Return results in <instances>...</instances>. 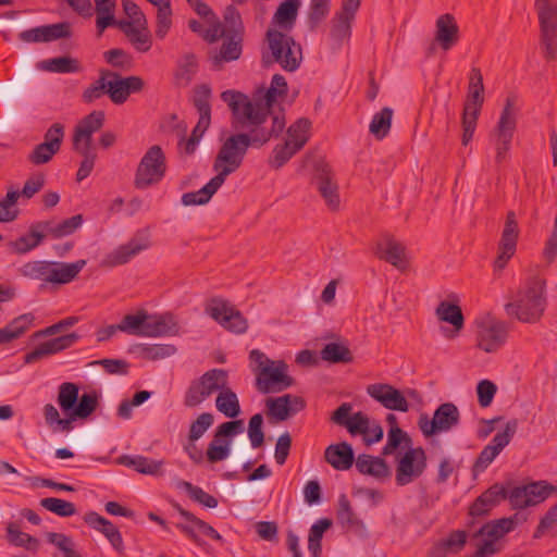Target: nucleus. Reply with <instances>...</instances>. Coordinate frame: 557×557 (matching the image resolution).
Here are the masks:
<instances>
[{
    "mask_svg": "<svg viewBox=\"0 0 557 557\" xmlns=\"http://www.w3.org/2000/svg\"><path fill=\"white\" fill-rule=\"evenodd\" d=\"M367 393L386 409L401 412L409 410V404L404 394L389 384H371L367 387Z\"/></svg>",
    "mask_w": 557,
    "mask_h": 557,
    "instance_id": "obj_21",
    "label": "nucleus"
},
{
    "mask_svg": "<svg viewBox=\"0 0 557 557\" xmlns=\"http://www.w3.org/2000/svg\"><path fill=\"white\" fill-rule=\"evenodd\" d=\"M224 184L219 177L213 176L202 188L197 191L185 193L182 196L184 206H199L207 203L218 189Z\"/></svg>",
    "mask_w": 557,
    "mask_h": 557,
    "instance_id": "obj_43",
    "label": "nucleus"
},
{
    "mask_svg": "<svg viewBox=\"0 0 557 557\" xmlns=\"http://www.w3.org/2000/svg\"><path fill=\"white\" fill-rule=\"evenodd\" d=\"M516 125L517 112L515 109V98L508 97L495 131V160L497 163H502L507 158Z\"/></svg>",
    "mask_w": 557,
    "mask_h": 557,
    "instance_id": "obj_11",
    "label": "nucleus"
},
{
    "mask_svg": "<svg viewBox=\"0 0 557 557\" xmlns=\"http://www.w3.org/2000/svg\"><path fill=\"white\" fill-rule=\"evenodd\" d=\"M222 100L230 107L235 128L251 127L249 134L237 133L221 144L213 161L216 177L225 182L242 165L250 146L260 147L272 137H277L285 127L280 115H270L268 109L255 103L240 91L225 90Z\"/></svg>",
    "mask_w": 557,
    "mask_h": 557,
    "instance_id": "obj_1",
    "label": "nucleus"
},
{
    "mask_svg": "<svg viewBox=\"0 0 557 557\" xmlns=\"http://www.w3.org/2000/svg\"><path fill=\"white\" fill-rule=\"evenodd\" d=\"M182 485L193 500L201 504L207 508H215L218 506V499L205 492L199 486L193 485L189 482H183Z\"/></svg>",
    "mask_w": 557,
    "mask_h": 557,
    "instance_id": "obj_62",
    "label": "nucleus"
},
{
    "mask_svg": "<svg viewBox=\"0 0 557 557\" xmlns=\"http://www.w3.org/2000/svg\"><path fill=\"white\" fill-rule=\"evenodd\" d=\"M356 468L361 474L371 475L377 480H385L391 475V470L384 459L367 454L357 457Z\"/></svg>",
    "mask_w": 557,
    "mask_h": 557,
    "instance_id": "obj_37",
    "label": "nucleus"
},
{
    "mask_svg": "<svg viewBox=\"0 0 557 557\" xmlns=\"http://www.w3.org/2000/svg\"><path fill=\"white\" fill-rule=\"evenodd\" d=\"M216 409L227 418H236L240 413V405L236 393L228 387V377L224 386L218 389Z\"/></svg>",
    "mask_w": 557,
    "mask_h": 557,
    "instance_id": "obj_41",
    "label": "nucleus"
},
{
    "mask_svg": "<svg viewBox=\"0 0 557 557\" xmlns=\"http://www.w3.org/2000/svg\"><path fill=\"white\" fill-rule=\"evenodd\" d=\"M40 506L59 517H71L76 513V507L73 503L57 497L42 498Z\"/></svg>",
    "mask_w": 557,
    "mask_h": 557,
    "instance_id": "obj_57",
    "label": "nucleus"
},
{
    "mask_svg": "<svg viewBox=\"0 0 557 557\" xmlns=\"http://www.w3.org/2000/svg\"><path fill=\"white\" fill-rule=\"evenodd\" d=\"M484 102L483 75L478 67H472L469 74L468 95L462 112V145L467 146L474 134L476 122Z\"/></svg>",
    "mask_w": 557,
    "mask_h": 557,
    "instance_id": "obj_6",
    "label": "nucleus"
},
{
    "mask_svg": "<svg viewBox=\"0 0 557 557\" xmlns=\"http://www.w3.org/2000/svg\"><path fill=\"white\" fill-rule=\"evenodd\" d=\"M244 25L238 10L234 5H227L223 12V22L218 35H242Z\"/></svg>",
    "mask_w": 557,
    "mask_h": 557,
    "instance_id": "obj_51",
    "label": "nucleus"
},
{
    "mask_svg": "<svg viewBox=\"0 0 557 557\" xmlns=\"http://www.w3.org/2000/svg\"><path fill=\"white\" fill-rule=\"evenodd\" d=\"M79 336L76 333H70L39 344L33 351L24 357L25 363H34L47 356L58 354L73 346Z\"/></svg>",
    "mask_w": 557,
    "mask_h": 557,
    "instance_id": "obj_25",
    "label": "nucleus"
},
{
    "mask_svg": "<svg viewBox=\"0 0 557 557\" xmlns=\"http://www.w3.org/2000/svg\"><path fill=\"white\" fill-rule=\"evenodd\" d=\"M375 255L399 270H405L408 265L406 247L393 236L385 235L377 242Z\"/></svg>",
    "mask_w": 557,
    "mask_h": 557,
    "instance_id": "obj_23",
    "label": "nucleus"
},
{
    "mask_svg": "<svg viewBox=\"0 0 557 557\" xmlns=\"http://www.w3.org/2000/svg\"><path fill=\"white\" fill-rule=\"evenodd\" d=\"M534 8L542 34H557V0H535Z\"/></svg>",
    "mask_w": 557,
    "mask_h": 557,
    "instance_id": "obj_33",
    "label": "nucleus"
},
{
    "mask_svg": "<svg viewBox=\"0 0 557 557\" xmlns=\"http://www.w3.org/2000/svg\"><path fill=\"white\" fill-rule=\"evenodd\" d=\"M78 392L75 383L64 382L59 386L58 404L64 412L73 411L79 397Z\"/></svg>",
    "mask_w": 557,
    "mask_h": 557,
    "instance_id": "obj_55",
    "label": "nucleus"
},
{
    "mask_svg": "<svg viewBox=\"0 0 557 557\" xmlns=\"http://www.w3.org/2000/svg\"><path fill=\"white\" fill-rule=\"evenodd\" d=\"M148 312L138 310L136 313L126 314L120 322V332L131 335L147 337Z\"/></svg>",
    "mask_w": 557,
    "mask_h": 557,
    "instance_id": "obj_44",
    "label": "nucleus"
},
{
    "mask_svg": "<svg viewBox=\"0 0 557 557\" xmlns=\"http://www.w3.org/2000/svg\"><path fill=\"white\" fill-rule=\"evenodd\" d=\"M426 469V455L422 447H409L397 460L395 481L405 486L421 476Z\"/></svg>",
    "mask_w": 557,
    "mask_h": 557,
    "instance_id": "obj_13",
    "label": "nucleus"
},
{
    "mask_svg": "<svg viewBox=\"0 0 557 557\" xmlns=\"http://www.w3.org/2000/svg\"><path fill=\"white\" fill-rule=\"evenodd\" d=\"M166 172V158L159 145L151 146L140 159L134 177L137 189H147L160 183Z\"/></svg>",
    "mask_w": 557,
    "mask_h": 557,
    "instance_id": "obj_7",
    "label": "nucleus"
},
{
    "mask_svg": "<svg viewBox=\"0 0 557 557\" xmlns=\"http://www.w3.org/2000/svg\"><path fill=\"white\" fill-rule=\"evenodd\" d=\"M104 123L103 111H92L84 119H82L74 129L73 146H78L83 149L92 146V135L100 131Z\"/></svg>",
    "mask_w": 557,
    "mask_h": 557,
    "instance_id": "obj_24",
    "label": "nucleus"
},
{
    "mask_svg": "<svg viewBox=\"0 0 557 557\" xmlns=\"http://www.w3.org/2000/svg\"><path fill=\"white\" fill-rule=\"evenodd\" d=\"M7 540L10 544L23 547L32 553H36L40 545L38 539L22 532L14 522H10L7 527Z\"/></svg>",
    "mask_w": 557,
    "mask_h": 557,
    "instance_id": "obj_46",
    "label": "nucleus"
},
{
    "mask_svg": "<svg viewBox=\"0 0 557 557\" xmlns=\"http://www.w3.org/2000/svg\"><path fill=\"white\" fill-rule=\"evenodd\" d=\"M84 521L92 529L101 532L117 552L123 550L121 532L111 521L95 511L87 512L84 517Z\"/></svg>",
    "mask_w": 557,
    "mask_h": 557,
    "instance_id": "obj_32",
    "label": "nucleus"
},
{
    "mask_svg": "<svg viewBox=\"0 0 557 557\" xmlns=\"http://www.w3.org/2000/svg\"><path fill=\"white\" fill-rule=\"evenodd\" d=\"M198 71V61L195 54L185 53L182 55L174 72V84L178 87H187Z\"/></svg>",
    "mask_w": 557,
    "mask_h": 557,
    "instance_id": "obj_42",
    "label": "nucleus"
},
{
    "mask_svg": "<svg viewBox=\"0 0 557 557\" xmlns=\"http://www.w3.org/2000/svg\"><path fill=\"white\" fill-rule=\"evenodd\" d=\"M227 379L224 369H211L200 377L193 380L184 394L183 404L187 408H196L222 388Z\"/></svg>",
    "mask_w": 557,
    "mask_h": 557,
    "instance_id": "obj_8",
    "label": "nucleus"
},
{
    "mask_svg": "<svg viewBox=\"0 0 557 557\" xmlns=\"http://www.w3.org/2000/svg\"><path fill=\"white\" fill-rule=\"evenodd\" d=\"M180 331L178 322L170 313L148 314L147 337L174 336Z\"/></svg>",
    "mask_w": 557,
    "mask_h": 557,
    "instance_id": "obj_31",
    "label": "nucleus"
},
{
    "mask_svg": "<svg viewBox=\"0 0 557 557\" xmlns=\"http://www.w3.org/2000/svg\"><path fill=\"white\" fill-rule=\"evenodd\" d=\"M299 0H284L277 8L273 22L283 30H289L297 17Z\"/></svg>",
    "mask_w": 557,
    "mask_h": 557,
    "instance_id": "obj_45",
    "label": "nucleus"
},
{
    "mask_svg": "<svg viewBox=\"0 0 557 557\" xmlns=\"http://www.w3.org/2000/svg\"><path fill=\"white\" fill-rule=\"evenodd\" d=\"M520 230L516 213L509 211L506 215L502 237L498 243V255L495 260L496 269H504L509 259L515 255Z\"/></svg>",
    "mask_w": 557,
    "mask_h": 557,
    "instance_id": "obj_18",
    "label": "nucleus"
},
{
    "mask_svg": "<svg viewBox=\"0 0 557 557\" xmlns=\"http://www.w3.org/2000/svg\"><path fill=\"white\" fill-rule=\"evenodd\" d=\"M85 265L84 259L71 263L35 260L23 264L20 273L24 277L42 283L64 285L74 281Z\"/></svg>",
    "mask_w": 557,
    "mask_h": 557,
    "instance_id": "obj_4",
    "label": "nucleus"
},
{
    "mask_svg": "<svg viewBox=\"0 0 557 557\" xmlns=\"http://www.w3.org/2000/svg\"><path fill=\"white\" fill-rule=\"evenodd\" d=\"M317 188L324 199L325 205L332 211H337L341 206L338 186L333 181L330 170L323 169L317 178Z\"/></svg>",
    "mask_w": 557,
    "mask_h": 557,
    "instance_id": "obj_36",
    "label": "nucleus"
},
{
    "mask_svg": "<svg viewBox=\"0 0 557 557\" xmlns=\"http://www.w3.org/2000/svg\"><path fill=\"white\" fill-rule=\"evenodd\" d=\"M250 369L256 376V388L262 394L280 393L294 384L288 366L283 360H272L259 349L249 352Z\"/></svg>",
    "mask_w": 557,
    "mask_h": 557,
    "instance_id": "obj_2",
    "label": "nucleus"
},
{
    "mask_svg": "<svg viewBox=\"0 0 557 557\" xmlns=\"http://www.w3.org/2000/svg\"><path fill=\"white\" fill-rule=\"evenodd\" d=\"M460 413L457 406L453 403H444L437 407L433 419L428 414H421L419 418V428L424 436L430 437L436 433L447 432L459 423Z\"/></svg>",
    "mask_w": 557,
    "mask_h": 557,
    "instance_id": "obj_14",
    "label": "nucleus"
},
{
    "mask_svg": "<svg viewBox=\"0 0 557 557\" xmlns=\"http://www.w3.org/2000/svg\"><path fill=\"white\" fill-rule=\"evenodd\" d=\"M152 245L149 230L137 231L126 243L107 253L100 262L102 268H115L132 261Z\"/></svg>",
    "mask_w": 557,
    "mask_h": 557,
    "instance_id": "obj_9",
    "label": "nucleus"
},
{
    "mask_svg": "<svg viewBox=\"0 0 557 557\" xmlns=\"http://www.w3.org/2000/svg\"><path fill=\"white\" fill-rule=\"evenodd\" d=\"M206 312L222 327L232 333L244 334L248 329L246 318L225 299H210L206 306Z\"/></svg>",
    "mask_w": 557,
    "mask_h": 557,
    "instance_id": "obj_10",
    "label": "nucleus"
},
{
    "mask_svg": "<svg viewBox=\"0 0 557 557\" xmlns=\"http://www.w3.org/2000/svg\"><path fill=\"white\" fill-rule=\"evenodd\" d=\"M546 306L545 286L540 280H531L506 305L507 313L523 323H535L544 313Z\"/></svg>",
    "mask_w": 557,
    "mask_h": 557,
    "instance_id": "obj_3",
    "label": "nucleus"
},
{
    "mask_svg": "<svg viewBox=\"0 0 557 557\" xmlns=\"http://www.w3.org/2000/svg\"><path fill=\"white\" fill-rule=\"evenodd\" d=\"M187 2L207 24L208 27L205 35H218L219 29H221V21L212 9L201 0H187Z\"/></svg>",
    "mask_w": 557,
    "mask_h": 557,
    "instance_id": "obj_48",
    "label": "nucleus"
},
{
    "mask_svg": "<svg viewBox=\"0 0 557 557\" xmlns=\"http://www.w3.org/2000/svg\"><path fill=\"white\" fill-rule=\"evenodd\" d=\"M302 60V50L294 37H267L261 47V64L270 67L280 64L285 71H296Z\"/></svg>",
    "mask_w": 557,
    "mask_h": 557,
    "instance_id": "obj_5",
    "label": "nucleus"
},
{
    "mask_svg": "<svg viewBox=\"0 0 557 557\" xmlns=\"http://www.w3.org/2000/svg\"><path fill=\"white\" fill-rule=\"evenodd\" d=\"M324 459L335 470L346 471L354 465L355 455L351 445L342 442L327 446L324 450Z\"/></svg>",
    "mask_w": 557,
    "mask_h": 557,
    "instance_id": "obj_30",
    "label": "nucleus"
},
{
    "mask_svg": "<svg viewBox=\"0 0 557 557\" xmlns=\"http://www.w3.org/2000/svg\"><path fill=\"white\" fill-rule=\"evenodd\" d=\"M332 527V520L323 518L318 520L309 531L308 549L312 557H319L321 554V540L326 530Z\"/></svg>",
    "mask_w": 557,
    "mask_h": 557,
    "instance_id": "obj_53",
    "label": "nucleus"
},
{
    "mask_svg": "<svg viewBox=\"0 0 557 557\" xmlns=\"http://www.w3.org/2000/svg\"><path fill=\"white\" fill-rule=\"evenodd\" d=\"M243 420H233L220 424L211 442L208 444L206 451L207 460L215 463L227 459L231 454V440L228 437L243 432Z\"/></svg>",
    "mask_w": 557,
    "mask_h": 557,
    "instance_id": "obj_12",
    "label": "nucleus"
},
{
    "mask_svg": "<svg viewBox=\"0 0 557 557\" xmlns=\"http://www.w3.org/2000/svg\"><path fill=\"white\" fill-rule=\"evenodd\" d=\"M476 346L485 352L497 351L508 336V329L505 322L485 318L476 324Z\"/></svg>",
    "mask_w": 557,
    "mask_h": 557,
    "instance_id": "obj_15",
    "label": "nucleus"
},
{
    "mask_svg": "<svg viewBox=\"0 0 557 557\" xmlns=\"http://www.w3.org/2000/svg\"><path fill=\"white\" fill-rule=\"evenodd\" d=\"M41 67L46 71L55 73H74L79 71V64L77 60L70 57H60L45 60L41 63Z\"/></svg>",
    "mask_w": 557,
    "mask_h": 557,
    "instance_id": "obj_58",
    "label": "nucleus"
},
{
    "mask_svg": "<svg viewBox=\"0 0 557 557\" xmlns=\"http://www.w3.org/2000/svg\"><path fill=\"white\" fill-rule=\"evenodd\" d=\"M214 417L210 412L200 413L196 420L190 423L188 431V441L196 442L212 426Z\"/></svg>",
    "mask_w": 557,
    "mask_h": 557,
    "instance_id": "obj_60",
    "label": "nucleus"
},
{
    "mask_svg": "<svg viewBox=\"0 0 557 557\" xmlns=\"http://www.w3.org/2000/svg\"><path fill=\"white\" fill-rule=\"evenodd\" d=\"M311 122L308 119H299L287 129L286 143L294 147V150H300L309 139Z\"/></svg>",
    "mask_w": 557,
    "mask_h": 557,
    "instance_id": "obj_49",
    "label": "nucleus"
},
{
    "mask_svg": "<svg viewBox=\"0 0 557 557\" xmlns=\"http://www.w3.org/2000/svg\"><path fill=\"white\" fill-rule=\"evenodd\" d=\"M73 149L83 157V160L76 173L77 182H82L91 173L95 166L97 153L94 147H86L85 149H83L78 146H73Z\"/></svg>",
    "mask_w": 557,
    "mask_h": 557,
    "instance_id": "obj_59",
    "label": "nucleus"
},
{
    "mask_svg": "<svg viewBox=\"0 0 557 557\" xmlns=\"http://www.w3.org/2000/svg\"><path fill=\"white\" fill-rule=\"evenodd\" d=\"M321 358L330 363H349L354 357L350 349L343 343H329L321 352Z\"/></svg>",
    "mask_w": 557,
    "mask_h": 557,
    "instance_id": "obj_50",
    "label": "nucleus"
},
{
    "mask_svg": "<svg viewBox=\"0 0 557 557\" xmlns=\"http://www.w3.org/2000/svg\"><path fill=\"white\" fill-rule=\"evenodd\" d=\"M108 95L115 104L124 103L132 92L143 90L145 82L139 76L121 77L119 74L106 71Z\"/></svg>",
    "mask_w": 557,
    "mask_h": 557,
    "instance_id": "obj_19",
    "label": "nucleus"
},
{
    "mask_svg": "<svg viewBox=\"0 0 557 557\" xmlns=\"http://www.w3.org/2000/svg\"><path fill=\"white\" fill-rule=\"evenodd\" d=\"M121 462L134 468L144 474L157 475L161 473L163 461L153 460L144 456H123Z\"/></svg>",
    "mask_w": 557,
    "mask_h": 557,
    "instance_id": "obj_47",
    "label": "nucleus"
},
{
    "mask_svg": "<svg viewBox=\"0 0 557 557\" xmlns=\"http://www.w3.org/2000/svg\"><path fill=\"white\" fill-rule=\"evenodd\" d=\"M506 498V490L504 486L495 484L485 491L470 507L472 517L486 515L500 500Z\"/></svg>",
    "mask_w": 557,
    "mask_h": 557,
    "instance_id": "obj_35",
    "label": "nucleus"
},
{
    "mask_svg": "<svg viewBox=\"0 0 557 557\" xmlns=\"http://www.w3.org/2000/svg\"><path fill=\"white\" fill-rule=\"evenodd\" d=\"M64 127L60 123L52 124L45 134L44 143L35 146L28 154V161L34 165L48 163L61 148Z\"/></svg>",
    "mask_w": 557,
    "mask_h": 557,
    "instance_id": "obj_17",
    "label": "nucleus"
},
{
    "mask_svg": "<svg viewBox=\"0 0 557 557\" xmlns=\"http://www.w3.org/2000/svg\"><path fill=\"white\" fill-rule=\"evenodd\" d=\"M174 507L180 512V515L189 522L188 524H184V523L176 524L177 529H180L183 533H185L194 542L199 544L198 536L195 532L196 530L199 531L201 534L211 537L212 540L222 541V536L220 535V533L218 531H215L213 529V527H211L203 520L197 518L191 512L185 510L178 504H175Z\"/></svg>",
    "mask_w": 557,
    "mask_h": 557,
    "instance_id": "obj_27",
    "label": "nucleus"
},
{
    "mask_svg": "<svg viewBox=\"0 0 557 557\" xmlns=\"http://www.w3.org/2000/svg\"><path fill=\"white\" fill-rule=\"evenodd\" d=\"M211 123V112L199 113V120L194 127L191 135L184 143V153L191 154L195 152L200 139Z\"/></svg>",
    "mask_w": 557,
    "mask_h": 557,
    "instance_id": "obj_54",
    "label": "nucleus"
},
{
    "mask_svg": "<svg viewBox=\"0 0 557 557\" xmlns=\"http://www.w3.org/2000/svg\"><path fill=\"white\" fill-rule=\"evenodd\" d=\"M361 0H343L342 10L333 18L334 35H350L351 23L360 7Z\"/></svg>",
    "mask_w": 557,
    "mask_h": 557,
    "instance_id": "obj_38",
    "label": "nucleus"
},
{
    "mask_svg": "<svg viewBox=\"0 0 557 557\" xmlns=\"http://www.w3.org/2000/svg\"><path fill=\"white\" fill-rule=\"evenodd\" d=\"M338 523L348 531L360 536L367 535V525L354 511L350 500L345 494L338 497V506L336 511Z\"/></svg>",
    "mask_w": 557,
    "mask_h": 557,
    "instance_id": "obj_28",
    "label": "nucleus"
},
{
    "mask_svg": "<svg viewBox=\"0 0 557 557\" xmlns=\"http://www.w3.org/2000/svg\"><path fill=\"white\" fill-rule=\"evenodd\" d=\"M263 417L261 413L253 414L248 423V437L253 448H259L264 443V433L262 430Z\"/></svg>",
    "mask_w": 557,
    "mask_h": 557,
    "instance_id": "obj_63",
    "label": "nucleus"
},
{
    "mask_svg": "<svg viewBox=\"0 0 557 557\" xmlns=\"http://www.w3.org/2000/svg\"><path fill=\"white\" fill-rule=\"evenodd\" d=\"M46 237L61 238L73 234L83 224V215L76 214L61 222L53 220L40 221Z\"/></svg>",
    "mask_w": 557,
    "mask_h": 557,
    "instance_id": "obj_39",
    "label": "nucleus"
},
{
    "mask_svg": "<svg viewBox=\"0 0 557 557\" xmlns=\"http://www.w3.org/2000/svg\"><path fill=\"white\" fill-rule=\"evenodd\" d=\"M41 226V222L34 223L29 226L27 234L8 242V251L15 255H24L38 247L46 238V234Z\"/></svg>",
    "mask_w": 557,
    "mask_h": 557,
    "instance_id": "obj_29",
    "label": "nucleus"
},
{
    "mask_svg": "<svg viewBox=\"0 0 557 557\" xmlns=\"http://www.w3.org/2000/svg\"><path fill=\"white\" fill-rule=\"evenodd\" d=\"M547 532L557 534V504L541 519L534 536L540 537Z\"/></svg>",
    "mask_w": 557,
    "mask_h": 557,
    "instance_id": "obj_64",
    "label": "nucleus"
},
{
    "mask_svg": "<svg viewBox=\"0 0 557 557\" xmlns=\"http://www.w3.org/2000/svg\"><path fill=\"white\" fill-rule=\"evenodd\" d=\"M71 32V24L62 22L52 25L23 28L18 35H70Z\"/></svg>",
    "mask_w": 557,
    "mask_h": 557,
    "instance_id": "obj_61",
    "label": "nucleus"
},
{
    "mask_svg": "<svg viewBox=\"0 0 557 557\" xmlns=\"http://www.w3.org/2000/svg\"><path fill=\"white\" fill-rule=\"evenodd\" d=\"M124 18H116V23L112 26L124 35H140L147 30V18L139 8L132 0H121Z\"/></svg>",
    "mask_w": 557,
    "mask_h": 557,
    "instance_id": "obj_20",
    "label": "nucleus"
},
{
    "mask_svg": "<svg viewBox=\"0 0 557 557\" xmlns=\"http://www.w3.org/2000/svg\"><path fill=\"white\" fill-rule=\"evenodd\" d=\"M513 528L515 521L511 518H503L482 525L474 534L475 536L482 537V544H480L478 547L490 545V548L493 550L494 555L498 550V540L502 539L506 533L510 532Z\"/></svg>",
    "mask_w": 557,
    "mask_h": 557,
    "instance_id": "obj_26",
    "label": "nucleus"
},
{
    "mask_svg": "<svg viewBox=\"0 0 557 557\" xmlns=\"http://www.w3.org/2000/svg\"><path fill=\"white\" fill-rule=\"evenodd\" d=\"M209 42L208 58L214 70H221L223 64L232 62L242 55L243 42L238 37H206Z\"/></svg>",
    "mask_w": 557,
    "mask_h": 557,
    "instance_id": "obj_16",
    "label": "nucleus"
},
{
    "mask_svg": "<svg viewBox=\"0 0 557 557\" xmlns=\"http://www.w3.org/2000/svg\"><path fill=\"white\" fill-rule=\"evenodd\" d=\"M268 416L277 420L285 421L289 417L301 411L306 407V401L302 397L292 394H285L280 397H270L265 400Z\"/></svg>",
    "mask_w": 557,
    "mask_h": 557,
    "instance_id": "obj_22",
    "label": "nucleus"
},
{
    "mask_svg": "<svg viewBox=\"0 0 557 557\" xmlns=\"http://www.w3.org/2000/svg\"><path fill=\"white\" fill-rule=\"evenodd\" d=\"M436 317L443 321L453 325V330L445 332V337L454 338L463 327L465 319L461 308L458 305L441 301L435 310Z\"/></svg>",
    "mask_w": 557,
    "mask_h": 557,
    "instance_id": "obj_34",
    "label": "nucleus"
},
{
    "mask_svg": "<svg viewBox=\"0 0 557 557\" xmlns=\"http://www.w3.org/2000/svg\"><path fill=\"white\" fill-rule=\"evenodd\" d=\"M99 401V395L96 392L84 393L71 412L72 418L86 419L88 418L97 408Z\"/></svg>",
    "mask_w": 557,
    "mask_h": 557,
    "instance_id": "obj_56",
    "label": "nucleus"
},
{
    "mask_svg": "<svg viewBox=\"0 0 557 557\" xmlns=\"http://www.w3.org/2000/svg\"><path fill=\"white\" fill-rule=\"evenodd\" d=\"M95 26L98 35L104 33L116 23V0H94Z\"/></svg>",
    "mask_w": 557,
    "mask_h": 557,
    "instance_id": "obj_40",
    "label": "nucleus"
},
{
    "mask_svg": "<svg viewBox=\"0 0 557 557\" xmlns=\"http://www.w3.org/2000/svg\"><path fill=\"white\" fill-rule=\"evenodd\" d=\"M393 114V110L385 107L373 115L369 131L375 138L383 139L388 134L392 126Z\"/></svg>",
    "mask_w": 557,
    "mask_h": 557,
    "instance_id": "obj_52",
    "label": "nucleus"
}]
</instances>
